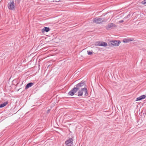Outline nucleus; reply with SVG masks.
<instances>
[{
  "label": "nucleus",
  "instance_id": "obj_1",
  "mask_svg": "<svg viewBox=\"0 0 146 146\" xmlns=\"http://www.w3.org/2000/svg\"><path fill=\"white\" fill-rule=\"evenodd\" d=\"M78 90V96H81L84 94L85 96H88V94L87 88H86V82L83 81L76 85L68 93L69 95L73 96Z\"/></svg>",
  "mask_w": 146,
  "mask_h": 146
},
{
  "label": "nucleus",
  "instance_id": "obj_2",
  "mask_svg": "<svg viewBox=\"0 0 146 146\" xmlns=\"http://www.w3.org/2000/svg\"><path fill=\"white\" fill-rule=\"evenodd\" d=\"M106 20L102 18L99 17L94 18L93 19V22L96 24H100L106 21Z\"/></svg>",
  "mask_w": 146,
  "mask_h": 146
},
{
  "label": "nucleus",
  "instance_id": "obj_3",
  "mask_svg": "<svg viewBox=\"0 0 146 146\" xmlns=\"http://www.w3.org/2000/svg\"><path fill=\"white\" fill-rule=\"evenodd\" d=\"M73 138H69L65 141V144L66 146H73Z\"/></svg>",
  "mask_w": 146,
  "mask_h": 146
},
{
  "label": "nucleus",
  "instance_id": "obj_4",
  "mask_svg": "<svg viewBox=\"0 0 146 146\" xmlns=\"http://www.w3.org/2000/svg\"><path fill=\"white\" fill-rule=\"evenodd\" d=\"M121 42L119 40H113L111 41V44L113 46H119Z\"/></svg>",
  "mask_w": 146,
  "mask_h": 146
},
{
  "label": "nucleus",
  "instance_id": "obj_5",
  "mask_svg": "<svg viewBox=\"0 0 146 146\" xmlns=\"http://www.w3.org/2000/svg\"><path fill=\"white\" fill-rule=\"evenodd\" d=\"M116 26V25L115 24L112 23H110L108 24L106 27V29H109L111 28Z\"/></svg>",
  "mask_w": 146,
  "mask_h": 146
},
{
  "label": "nucleus",
  "instance_id": "obj_6",
  "mask_svg": "<svg viewBox=\"0 0 146 146\" xmlns=\"http://www.w3.org/2000/svg\"><path fill=\"white\" fill-rule=\"evenodd\" d=\"M9 5L8 8L9 9H11L12 10L14 9V3L13 1L11 2L10 3H9Z\"/></svg>",
  "mask_w": 146,
  "mask_h": 146
},
{
  "label": "nucleus",
  "instance_id": "obj_7",
  "mask_svg": "<svg viewBox=\"0 0 146 146\" xmlns=\"http://www.w3.org/2000/svg\"><path fill=\"white\" fill-rule=\"evenodd\" d=\"M146 97V96L145 95H141V96H140L139 97L137 98L136 99V100L137 101L140 100L142 99H145Z\"/></svg>",
  "mask_w": 146,
  "mask_h": 146
},
{
  "label": "nucleus",
  "instance_id": "obj_8",
  "mask_svg": "<svg viewBox=\"0 0 146 146\" xmlns=\"http://www.w3.org/2000/svg\"><path fill=\"white\" fill-rule=\"evenodd\" d=\"M33 85V83L32 82H30L28 84L25 86V89H27L29 87H31Z\"/></svg>",
  "mask_w": 146,
  "mask_h": 146
},
{
  "label": "nucleus",
  "instance_id": "obj_9",
  "mask_svg": "<svg viewBox=\"0 0 146 146\" xmlns=\"http://www.w3.org/2000/svg\"><path fill=\"white\" fill-rule=\"evenodd\" d=\"M50 30V29L49 27H44L42 30V33L44 32H48Z\"/></svg>",
  "mask_w": 146,
  "mask_h": 146
},
{
  "label": "nucleus",
  "instance_id": "obj_10",
  "mask_svg": "<svg viewBox=\"0 0 146 146\" xmlns=\"http://www.w3.org/2000/svg\"><path fill=\"white\" fill-rule=\"evenodd\" d=\"M8 103L7 101L4 102L2 104H0V108H2L7 105Z\"/></svg>",
  "mask_w": 146,
  "mask_h": 146
},
{
  "label": "nucleus",
  "instance_id": "obj_11",
  "mask_svg": "<svg viewBox=\"0 0 146 146\" xmlns=\"http://www.w3.org/2000/svg\"><path fill=\"white\" fill-rule=\"evenodd\" d=\"M132 40H133V39H124L123 40V42L125 43H127V42H129L130 41H132Z\"/></svg>",
  "mask_w": 146,
  "mask_h": 146
},
{
  "label": "nucleus",
  "instance_id": "obj_12",
  "mask_svg": "<svg viewBox=\"0 0 146 146\" xmlns=\"http://www.w3.org/2000/svg\"><path fill=\"white\" fill-rule=\"evenodd\" d=\"M101 46H107V44L106 42H101Z\"/></svg>",
  "mask_w": 146,
  "mask_h": 146
},
{
  "label": "nucleus",
  "instance_id": "obj_13",
  "mask_svg": "<svg viewBox=\"0 0 146 146\" xmlns=\"http://www.w3.org/2000/svg\"><path fill=\"white\" fill-rule=\"evenodd\" d=\"M101 42H100V41H98L96 42V45L101 46Z\"/></svg>",
  "mask_w": 146,
  "mask_h": 146
},
{
  "label": "nucleus",
  "instance_id": "obj_14",
  "mask_svg": "<svg viewBox=\"0 0 146 146\" xmlns=\"http://www.w3.org/2000/svg\"><path fill=\"white\" fill-rule=\"evenodd\" d=\"M88 52V54L89 55H91V54H92V52H91L90 51H87Z\"/></svg>",
  "mask_w": 146,
  "mask_h": 146
},
{
  "label": "nucleus",
  "instance_id": "obj_15",
  "mask_svg": "<svg viewBox=\"0 0 146 146\" xmlns=\"http://www.w3.org/2000/svg\"><path fill=\"white\" fill-rule=\"evenodd\" d=\"M141 3L142 4L144 5L146 4V0H143L141 2Z\"/></svg>",
  "mask_w": 146,
  "mask_h": 146
},
{
  "label": "nucleus",
  "instance_id": "obj_16",
  "mask_svg": "<svg viewBox=\"0 0 146 146\" xmlns=\"http://www.w3.org/2000/svg\"><path fill=\"white\" fill-rule=\"evenodd\" d=\"M123 20H121L120 21H119V22L120 23H123Z\"/></svg>",
  "mask_w": 146,
  "mask_h": 146
},
{
  "label": "nucleus",
  "instance_id": "obj_17",
  "mask_svg": "<svg viewBox=\"0 0 146 146\" xmlns=\"http://www.w3.org/2000/svg\"><path fill=\"white\" fill-rule=\"evenodd\" d=\"M20 0H16L17 1V2L18 3H19V1H20Z\"/></svg>",
  "mask_w": 146,
  "mask_h": 146
},
{
  "label": "nucleus",
  "instance_id": "obj_18",
  "mask_svg": "<svg viewBox=\"0 0 146 146\" xmlns=\"http://www.w3.org/2000/svg\"><path fill=\"white\" fill-rule=\"evenodd\" d=\"M50 111V110H48L47 113L48 112Z\"/></svg>",
  "mask_w": 146,
  "mask_h": 146
}]
</instances>
